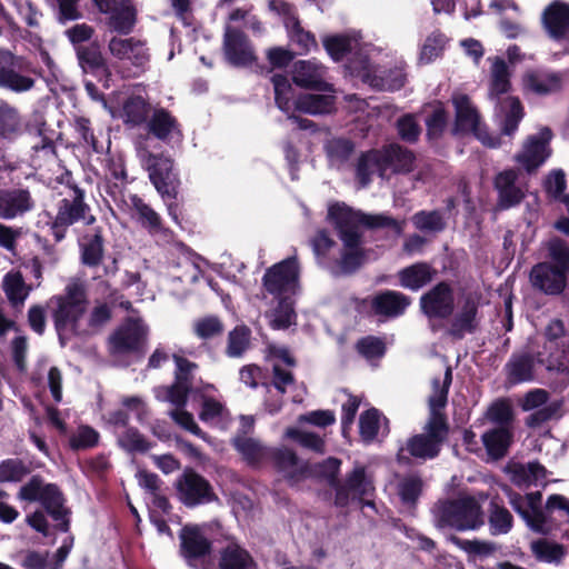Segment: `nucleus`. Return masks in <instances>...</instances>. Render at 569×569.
Returning a JSON list of instances; mask_svg holds the SVG:
<instances>
[{
    "label": "nucleus",
    "instance_id": "obj_61",
    "mask_svg": "<svg viewBox=\"0 0 569 569\" xmlns=\"http://www.w3.org/2000/svg\"><path fill=\"white\" fill-rule=\"evenodd\" d=\"M118 445L130 453H144L151 448V443L134 427H127L118 437Z\"/></svg>",
    "mask_w": 569,
    "mask_h": 569
},
{
    "label": "nucleus",
    "instance_id": "obj_6",
    "mask_svg": "<svg viewBox=\"0 0 569 569\" xmlns=\"http://www.w3.org/2000/svg\"><path fill=\"white\" fill-rule=\"evenodd\" d=\"M545 248L549 261L539 262L531 268V284H568L569 243L555 236L545 243Z\"/></svg>",
    "mask_w": 569,
    "mask_h": 569
},
{
    "label": "nucleus",
    "instance_id": "obj_1",
    "mask_svg": "<svg viewBox=\"0 0 569 569\" xmlns=\"http://www.w3.org/2000/svg\"><path fill=\"white\" fill-rule=\"evenodd\" d=\"M487 303L477 290H463L456 298L452 287H430L419 299L420 312L427 318L429 329L437 333L446 328L453 340H462L481 328V308Z\"/></svg>",
    "mask_w": 569,
    "mask_h": 569
},
{
    "label": "nucleus",
    "instance_id": "obj_60",
    "mask_svg": "<svg viewBox=\"0 0 569 569\" xmlns=\"http://www.w3.org/2000/svg\"><path fill=\"white\" fill-rule=\"evenodd\" d=\"M363 259L359 251H346L339 260L328 267V270L333 277L351 276L362 266Z\"/></svg>",
    "mask_w": 569,
    "mask_h": 569
},
{
    "label": "nucleus",
    "instance_id": "obj_44",
    "mask_svg": "<svg viewBox=\"0 0 569 569\" xmlns=\"http://www.w3.org/2000/svg\"><path fill=\"white\" fill-rule=\"evenodd\" d=\"M274 91L276 106L284 113L295 111L296 98L295 89L286 74L274 73L271 77Z\"/></svg>",
    "mask_w": 569,
    "mask_h": 569
},
{
    "label": "nucleus",
    "instance_id": "obj_28",
    "mask_svg": "<svg viewBox=\"0 0 569 569\" xmlns=\"http://www.w3.org/2000/svg\"><path fill=\"white\" fill-rule=\"evenodd\" d=\"M34 208V200L28 189H0V219L12 220Z\"/></svg>",
    "mask_w": 569,
    "mask_h": 569
},
{
    "label": "nucleus",
    "instance_id": "obj_17",
    "mask_svg": "<svg viewBox=\"0 0 569 569\" xmlns=\"http://www.w3.org/2000/svg\"><path fill=\"white\" fill-rule=\"evenodd\" d=\"M21 57L7 50H0V88L16 93L31 90L36 80L22 74Z\"/></svg>",
    "mask_w": 569,
    "mask_h": 569
},
{
    "label": "nucleus",
    "instance_id": "obj_23",
    "mask_svg": "<svg viewBox=\"0 0 569 569\" xmlns=\"http://www.w3.org/2000/svg\"><path fill=\"white\" fill-rule=\"evenodd\" d=\"M537 365L569 382V343L543 342L536 351Z\"/></svg>",
    "mask_w": 569,
    "mask_h": 569
},
{
    "label": "nucleus",
    "instance_id": "obj_50",
    "mask_svg": "<svg viewBox=\"0 0 569 569\" xmlns=\"http://www.w3.org/2000/svg\"><path fill=\"white\" fill-rule=\"evenodd\" d=\"M449 390L440 387V380L433 379L432 381V395L429 397V415L427 420L437 418L440 422L445 423V427H450L448 416L445 412V408L448 403Z\"/></svg>",
    "mask_w": 569,
    "mask_h": 569
},
{
    "label": "nucleus",
    "instance_id": "obj_27",
    "mask_svg": "<svg viewBox=\"0 0 569 569\" xmlns=\"http://www.w3.org/2000/svg\"><path fill=\"white\" fill-rule=\"evenodd\" d=\"M268 459L279 472H283L289 481H299L310 472V463L305 461L300 463L297 453L287 448H271L268 450Z\"/></svg>",
    "mask_w": 569,
    "mask_h": 569
},
{
    "label": "nucleus",
    "instance_id": "obj_48",
    "mask_svg": "<svg viewBox=\"0 0 569 569\" xmlns=\"http://www.w3.org/2000/svg\"><path fill=\"white\" fill-rule=\"evenodd\" d=\"M211 272H218V270L211 267L203 270L198 263L186 260L177 266V273L173 276V280L182 283H194L202 279L207 284H213Z\"/></svg>",
    "mask_w": 569,
    "mask_h": 569
},
{
    "label": "nucleus",
    "instance_id": "obj_7",
    "mask_svg": "<svg viewBox=\"0 0 569 569\" xmlns=\"http://www.w3.org/2000/svg\"><path fill=\"white\" fill-rule=\"evenodd\" d=\"M137 154L161 199L179 194L180 179L170 157L154 154L141 144L137 146Z\"/></svg>",
    "mask_w": 569,
    "mask_h": 569
},
{
    "label": "nucleus",
    "instance_id": "obj_3",
    "mask_svg": "<svg viewBox=\"0 0 569 569\" xmlns=\"http://www.w3.org/2000/svg\"><path fill=\"white\" fill-rule=\"evenodd\" d=\"M450 427H445L437 418L427 420L421 433L409 437L406 446L401 447L396 456L397 462L400 465H411V458L422 461L436 459L448 437Z\"/></svg>",
    "mask_w": 569,
    "mask_h": 569
},
{
    "label": "nucleus",
    "instance_id": "obj_36",
    "mask_svg": "<svg viewBox=\"0 0 569 569\" xmlns=\"http://www.w3.org/2000/svg\"><path fill=\"white\" fill-rule=\"evenodd\" d=\"M536 352L512 353L505 366L507 380L511 385L529 382L535 379Z\"/></svg>",
    "mask_w": 569,
    "mask_h": 569
},
{
    "label": "nucleus",
    "instance_id": "obj_53",
    "mask_svg": "<svg viewBox=\"0 0 569 569\" xmlns=\"http://www.w3.org/2000/svg\"><path fill=\"white\" fill-rule=\"evenodd\" d=\"M446 540L463 550L470 557H489L497 550L493 542L479 539L467 540L453 533L446 536Z\"/></svg>",
    "mask_w": 569,
    "mask_h": 569
},
{
    "label": "nucleus",
    "instance_id": "obj_5",
    "mask_svg": "<svg viewBox=\"0 0 569 569\" xmlns=\"http://www.w3.org/2000/svg\"><path fill=\"white\" fill-rule=\"evenodd\" d=\"M24 131L40 138V141L32 146L34 152H56L52 138L47 136V123L44 120L37 119L33 123H24L23 117L18 108L6 100H0V138L14 141L21 137Z\"/></svg>",
    "mask_w": 569,
    "mask_h": 569
},
{
    "label": "nucleus",
    "instance_id": "obj_37",
    "mask_svg": "<svg viewBox=\"0 0 569 569\" xmlns=\"http://www.w3.org/2000/svg\"><path fill=\"white\" fill-rule=\"evenodd\" d=\"M375 173L382 179L387 177L379 149H370L361 152L355 164L356 179L362 188H366L371 183Z\"/></svg>",
    "mask_w": 569,
    "mask_h": 569
},
{
    "label": "nucleus",
    "instance_id": "obj_58",
    "mask_svg": "<svg viewBox=\"0 0 569 569\" xmlns=\"http://www.w3.org/2000/svg\"><path fill=\"white\" fill-rule=\"evenodd\" d=\"M251 330L244 326H236L228 335L226 355L230 358L241 357L250 346Z\"/></svg>",
    "mask_w": 569,
    "mask_h": 569
},
{
    "label": "nucleus",
    "instance_id": "obj_29",
    "mask_svg": "<svg viewBox=\"0 0 569 569\" xmlns=\"http://www.w3.org/2000/svg\"><path fill=\"white\" fill-rule=\"evenodd\" d=\"M355 493L358 500L369 495V488L366 480V469L363 466H357L350 471L343 482L339 481L335 495V506L346 508L350 502V493Z\"/></svg>",
    "mask_w": 569,
    "mask_h": 569
},
{
    "label": "nucleus",
    "instance_id": "obj_57",
    "mask_svg": "<svg viewBox=\"0 0 569 569\" xmlns=\"http://www.w3.org/2000/svg\"><path fill=\"white\" fill-rule=\"evenodd\" d=\"M423 490V480L418 475L405 477L398 485V495L403 505L416 507Z\"/></svg>",
    "mask_w": 569,
    "mask_h": 569
},
{
    "label": "nucleus",
    "instance_id": "obj_16",
    "mask_svg": "<svg viewBox=\"0 0 569 569\" xmlns=\"http://www.w3.org/2000/svg\"><path fill=\"white\" fill-rule=\"evenodd\" d=\"M328 217L335 223L345 247L357 249L361 240L359 232V226L361 224L360 212L353 211L345 203H335L329 207Z\"/></svg>",
    "mask_w": 569,
    "mask_h": 569
},
{
    "label": "nucleus",
    "instance_id": "obj_15",
    "mask_svg": "<svg viewBox=\"0 0 569 569\" xmlns=\"http://www.w3.org/2000/svg\"><path fill=\"white\" fill-rule=\"evenodd\" d=\"M553 137L549 127H543L537 134L529 136L516 160L528 173H533L551 156L550 141Z\"/></svg>",
    "mask_w": 569,
    "mask_h": 569
},
{
    "label": "nucleus",
    "instance_id": "obj_35",
    "mask_svg": "<svg viewBox=\"0 0 569 569\" xmlns=\"http://www.w3.org/2000/svg\"><path fill=\"white\" fill-rule=\"evenodd\" d=\"M300 272V263L295 254L269 267L262 277V284H299Z\"/></svg>",
    "mask_w": 569,
    "mask_h": 569
},
{
    "label": "nucleus",
    "instance_id": "obj_43",
    "mask_svg": "<svg viewBox=\"0 0 569 569\" xmlns=\"http://www.w3.org/2000/svg\"><path fill=\"white\" fill-rule=\"evenodd\" d=\"M372 88L380 91H398L402 89L407 82V73L403 67H393L383 70L380 73L367 76Z\"/></svg>",
    "mask_w": 569,
    "mask_h": 569
},
{
    "label": "nucleus",
    "instance_id": "obj_12",
    "mask_svg": "<svg viewBox=\"0 0 569 569\" xmlns=\"http://www.w3.org/2000/svg\"><path fill=\"white\" fill-rule=\"evenodd\" d=\"M132 219L156 240L158 246H171L176 233L163 223L162 217L138 194L130 196Z\"/></svg>",
    "mask_w": 569,
    "mask_h": 569
},
{
    "label": "nucleus",
    "instance_id": "obj_46",
    "mask_svg": "<svg viewBox=\"0 0 569 569\" xmlns=\"http://www.w3.org/2000/svg\"><path fill=\"white\" fill-rule=\"evenodd\" d=\"M489 527L493 536L508 533L513 526V517L499 501V497L491 499L489 503Z\"/></svg>",
    "mask_w": 569,
    "mask_h": 569
},
{
    "label": "nucleus",
    "instance_id": "obj_18",
    "mask_svg": "<svg viewBox=\"0 0 569 569\" xmlns=\"http://www.w3.org/2000/svg\"><path fill=\"white\" fill-rule=\"evenodd\" d=\"M180 555L189 563L203 561L212 553V541L199 525H184L180 532Z\"/></svg>",
    "mask_w": 569,
    "mask_h": 569
},
{
    "label": "nucleus",
    "instance_id": "obj_64",
    "mask_svg": "<svg viewBox=\"0 0 569 569\" xmlns=\"http://www.w3.org/2000/svg\"><path fill=\"white\" fill-rule=\"evenodd\" d=\"M322 44L327 53L336 62L342 61L352 50V41L345 34L327 36L322 39Z\"/></svg>",
    "mask_w": 569,
    "mask_h": 569
},
{
    "label": "nucleus",
    "instance_id": "obj_55",
    "mask_svg": "<svg viewBox=\"0 0 569 569\" xmlns=\"http://www.w3.org/2000/svg\"><path fill=\"white\" fill-rule=\"evenodd\" d=\"M426 137L428 140H439L448 124V112L442 102L438 101L430 114L425 119Z\"/></svg>",
    "mask_w": 569,
    "mask_h": 569
},
{
    "label": "nucleus",
    "instance_id": "obj_59",
    "mask_svg": "<svg viewBox=\"0 0 569 569\" xmlns=\"http://www.w3.org/2000/svg\"><path fill=\"white\" fill-rule=\"evenodd\" d=\"M531 552L539 561L560 562L566 555V549L560 543L541 538L531 542Z\"/></svg>",
    "mask_w": 569,
    "mask_h": 569
},
{
    "label": "nucleus",
    "instance_id": "obj_39",
    "mask_svg": "<svg viewBox=\"0 0 569 569\" xmlns=\"http://www.w3.org/2000/svg\"><path fill=\"white\" fill-rule=\"evenodd\" d=\"M542 20L552 38H565L569 32V4L560 1L552 2L545 9Z\"/></svg>",
    "mask_w": 569,
    "mask_h": 569
},
{
    "label": "nucleus",
    "instance_id": "obj_63",
    "mask_svg": "<svg viewBox=\"0 0 569 569\" xmlns=\"http://www.w3.org/2000/svg\"><path fill=\"white\" fill-rule=\"evenodd\" d=\"M31 472L19 458H8L0 462V482H20Z\"/></svg>",
    "mask_w": 569,
    "mask_h": 569
},
{
    "label": "nucleus",
    "instance_id": "obj_34",
    "mask_svg": "<svg viewBox=\"0 0 569 569\" xmlns=\"http://www.w3.org/2000/svg\"><path fill=\"white\" fill-rule=\"evenodd\" d=\"M217 561V569H259L249 550L234 541L218 551Z\"/></svg>",
    "mask_w": 569,
    "mask_h": 569
},
{
    "label": "nucleus",
    "instance_id": "obj_38",
    "mask_svg": "<svg viewBox=\"0 0 569 569\" xmlns=\"http://www.w3.org/2000/svg\"><path fill=\"white\" fill-rule=\"evenodd\" d=\"M336 96L331 93H301L296 98L295 111L310 114L325 116L336 110Z\"/></svg>",
    "mask_w": 569,
    "mask_h": 569
},
{
    "label": "nucleus",
    "instance_id": "obj_24",
    "mask_svg": "<svg viewBox=\"0 0 569 569\" xmlns=\"http://www.w3.org/2000/svg\"><path fill=\"white\" fill-rule=\"evenodd\" d=\"M109 52L118 60H128L130 63L143 71L149 63L150 54L146 42L134 37H112L108 43Z\"/></svg>",
    "mask_w": 569,
    "mask_h": 569
},
{
    "label": "nucleus",
    "instance_id": "obj_26",
    "mask_svg": "<svg viewBox=\"0 0 569 569\" xmlns=\"http://www.w3.org/2000/svg\"><path fill=\"white\" fill-rule=\"evenodd\" d=\"M146 127L150 136L164 143L181 141L183 139L179 121L164 108L154 109Z\"/></svg>",
    "mask_w": 569,
    "mask_h": 569
},
{
    "label": "nucleus",
    "instance_id": "obj_9",
    "mask_svg": "<svg viewBox=\"0 0 569 569\" xmlns=\"http://www.w3.org/2000/svg\"><path fill=\"white\" fill-rule=\"evenodd\" d=\"M451 102L455 107L452 136L472 133L486 147L499 146V139L492 137L486 126H480V114L468 94L455 93L451 97Z\"/></svg>",
    "mask_w": 569,
    "mask_h": 569
},
{
    "label": "nucleus",
    "instance_id": "obj_32",
    "mask_svg": "<svg viewBox=\"0 0 569 569\" xmlns=\"http://www.w3.org/2000/svg\"><path fill=\"white\" fill-rule=\"evenodd\" d=\"M379 151L387 174L388 172L407 174L413 171L416 156L411 150L398 143H390L380 148Z\"/></svg>",
    "mask_w": 569,
    "mask_h": 569
},
{
    "label": "nucleus",
    "instance_id": "obj_42",
    "mask_svg": "<svg viewBox=\"0 0 569 569\" xmlns=\"http://www.w3.org/2000/svg\"><path fill=\"white\" fill-rule=\"evenodd\" d=\"M107 16L108 27L124 36L133 30L137 22V10L130 0H121Z\"/></svg>",
    "mask_w": 569,
    "mask_h": 569
},
{
    "label": "nucleus",
    "instance_id": "obj_20",
    "mask_svg": "<svg viewBox=\"0 0 569 569\" xmlns=\"http://www.w3.org/2000/svg\"><path fill=\"white\" fill-rule=\"evenodd\" d=\"M519 171L505 169L493 177L492 186L497 193L496 206L499 210H508L519 206L526 198V190L518 183Z\"/></svg>",
    "mask_w": 569,
    "mask_h": 569
},
{
    "label": "nucleus",
    "instance_id": "obj_52",
    "mask_svg": "<svg viewBox=\"0 0 569 569\" xmlns=\"http://www.w3.org/2000/svg\"><path fill=\"white\" fill-rule=\"evenodd\" d=\"M341 460L336 457H328L321 462L313 466L310 465V472L308 476H315L318 479L325 480L332 489H337L339 485Z\"/></svg>",
    "mask_w": 569,
    "mask_h": 569
},
{
    "label": "nucleus",
    "instance_id": "obj_54",
    "mask_svg": "<svg viewBox=\"0 0 569 569\" xmlns=\"http://www.w3.org/2000/svg\"><path fill=\"white\" fill-rule=\"evenodd\" d=\"M196 392L193 388L173 380L170 386L160 387L157 390L156 398L161 401H168L176 406V408H184L189 396Z\"/></svg>",
    "mask_w": 569,
    "mask_h": 569
},
{
    "label": "nucleus",
    "instance_id": "obj_49",
    "mask_svg": "<svg viewBox=\"0 0 569 569\" xmlns=\"http://www.w3.org/2000/svg\"><path fill=\"white\" fill-rule=\"evenodd\" d=\"M233 447L242 456L249 466L257 467L261 461L268 458V450L253 438L237 437L233 440Z\"/></svg>",
    "mask_w": 569,
    "mask_h": 569
},
{
    "label": "nucleus",
    "instance_id": "obj_45",
    "mask_svg": "<svg viewBox=\"0 0 569 569\" xmlns=\"http://www.w3.org/2000/svg\"><path fill=\"white\" fill-rule=\"evenodd\" d=\"M323 149L331 164L342 166L355 153L356 143L349 138L333 137L326 141Z\"/></svg>",
    "mask_w": 569,
    "mask_h": 569
},
{
    "label": "nucleus",
    "instance_id": "obj_62",
    "mask_svg": "<svg viewBox=\"0 0 569 569\" xmlns=\"http://www.w3.org/2000/svg\"><path fill=\"white\" fill-rule=\"evenodd\" d=\"M99 432L88 425L78 427L77 432L69 438V447L73 451L88 450L99 445Z\"/></svg>",
    "mask_w": 569,
    "mask_h": 569
},
{
    "label": "nucleus",
    "instance_id": "obj_8",
    "mask_svg": "<svg viewBox=\"0 0 569 569\" xmlns=\"http://www.w3.org/2000/svg\"><path fill=\"white\" fill-rule=\"evenodd\" d=\"M68 291L64 296L56 297V309L52 311V320L54 329L58 333L62 346L63 333L70 329L77 333L79 322L88 308V299L84 287H67Z\"/></svg>",
    "mask_w": 569,
    "mask_h": 569
},
{
    "label": "nucleus",
    "instance_id": "obj_33",
    "mask_svg": "<svg viewBox=\"0 0 569 569\" xmlns=\"http://www.w3.org/2000/svg\"><path fill=\"white\" fill-rule=\"evenodd\" d=\"M482 445L490 460L503 459L513 443V432L510 427L498 426L487 430L481 436Z\"/></svg>",
    "mask_w": 569,
    "mask_h": 569
},
{
    "label": "nucleus",
    "instance_id": "obj_14",
    "mask_svg": "<svg viewBox=\"0 0 569 569\" xmlns=\"http://www.w3.org/2000/svg\"><path fill=\"white\" fill-rule=\"evenodd\" d=\"M410 303L411 300L406 295L399 291L386 290L372 298L356 299V310L363 313L370 308V313L375 316L393 319L402 316Z\"/></svg>",
    "mask_w": 569,
    "mask_h": 569
},
{
    "label": "nucleus",
    "instance_id": "obj_11",
    "mask_svg": "<svg viewBox=\"0 0 569 569\" xmlns=\"http://www.w3.org/2000/svg\"><path fill=\"white\" fill-rule=\"evenodd\" d=\"M174 488L179 501L188 508L208 505L218 499L210 481L190 467L177 478Z\"/></svg>",
    "mask_w": 569,
    "mask_h": 569
},
{
    "label": "nucleus",
    "instance_id": "obj_40",
    "mask_svg": "<svg viewBox=\"0 0 569 569\" xmlns=\"http://www.w3.org/2000/svg\"><path fill=\"white\" fill-rule=\"evenodd\" d=\"M523 81L527 88L540 96L558 92L562 88V76L560 72L531 70L525 74Z\"/></svg>",
    "mask_w": 569,
    "mask_h": 569
},
{
    "label": "nucleus",
    "instance_id": "obj_47",
    "mask_svg": "<svg viewBox=\"0 0 569 569\" xmlns=\"http://www.w3.org/2000/svg\"><path fill=\"white\" fill-rule=\"evenodd\" d=\"M411 221L413 227L423 233L438 234L447 228L446 218L438 209L417 211Z\"/></svg>",
    "mask_w": 569,
    "mask_h": 569
},
{
    "label": "nucleus",
    "instance_id": "obj_22",
    "mask_svg": "<svg viewBox=\"0 0 569 569\" xmlns=\"http://www.w3.org/2000/svg\"><path fill=\"white\" fill-rule=\"evenodd\" d=\"M80 262L89 268H97L103 262L106 236L102 226H87L78 237Z\"/></svg>",
    "mask_w": 569,
    "mask_h": 569
},
{
    "label": "nucleus",
    "instance_id": "obj_41",
    "mask_svg": "<svg viewBox=\"0 0 569 569\" xmlns=\"http://www.w3.org/2000/svg\"><path fill=\"white\" fill-rule=\"evenodd\" d=\"M151 113V104L141 96H129L122 103L121 118L124 126L138 128L146 126Z\"/></svg>",
    "mask_w": 569,
    "mask_h": 569
},
{
    "label": "nucleus",
    "instance_id": "obj_25",
    "mask_svg": "<svg viewBox=\"0 0 569 569\" xmlns=\"http://www.w3.org/2000/svg\"><path fill=\"white\" fill-rule=\"evenodd\" d=\"M266 291L277 299L278 303L272 311L270 327L274 330H284L296 323L297 313L295 310V300L297 287H264Z\"/></svg>",
    "mask_w": 569,
    "mask_h": 569
},
{
    "label": "nucleus",
    "instance_id": "obj_19",
    "mask_svg": "<svg viewBox=\"0 0 569 569\" xmlns=\"http://www.w3.org/2000/svg\"><path fill=\"white\" fill-rule=\"evenodd\" d=\"M78 64L83 73H90L102 83L104 89H109L112 80V73L104 58L100 43L94 40L90 44L82 46L74 50Z\"/></svg>",
    "mask_w": 569,
    "mask_h": 569
},
{
    "label": "nucleus",
    "instance_id": "obj_13",
    "mask_svg": "<svg viewBox=\"0 0 569 569\" xmlns=\"http://www.w3.org/2000/svg\"><path fill=\"white\" fill-rule=\"evenodd\" d=\"M148 330L139 319L127 318L110 336V348L114 355L144 353Z\"/></svg>",
    "mask_w": 569,
    "mask_h": 569
},
{
    "label": "nucleus",
    "instance_id": "obj_10",
    "mask_svg": "<svg viewBox=\"0 0 569 569\" xmlns=\"http://www.w3.org/2000/svg\"><path fill=\"white\" fill-rule=\"evenodd\" d=\"M511 88L509 78L492 77L489 86V97L496 100V112L501 119V132L512 136L523 117L522 104L517 97H502Z\"/></svg>",
    "mask_w": 569,
    "mask_h": 569
},
{
    "label": "nucleus",
    "instance_id": "obj_51",
    "mask_svg": "<svg viewBox=\"0 0 569 569\" xmlns=\"http://www.w3.org/2000/svg\"><path fill=\"white\" fill-rule=\"evenodd\" d=\"M284 28L287 30L289 40L298 46L299 50L297 53L306 54L311 49H316L318 47L315 34L302 28L299 17L292 18L289 24Z\"/></svg>",
    "mask_w": 569,
    "mask_h": 569
},
{
    "label": "nucleus",
    "instance_id": "obj_21",
    "mask_svg": "<svg viewBox=\"0 0 569 569\" xmlns=\"http://www.w3.org/2000/svg\"><path fill=\"white\" fill-rule=\"evenodd\" d=\"M222 50L227 62L233 67H247L257 59L247 34L230 26L224 29Z\"/></svg>",
    "mask_w": 569,
    "mask_h": 569
},
{
    "label": "nucleus",
    "instance_id": "obj_2",
    "mask_svg": "<svg viewBox=\"0 0 569 569\" xmlns=\"http://www.w3.org/2000/svg\"><path fill=\"white\" fill-rule=\"evenodd\" d=\"M433 523L439 530L450 528L456 531L477 530L483 525L482 510L473 497L445 499L433 509Z\"/></svg>",
    "mask_w": 569,
    "mask_h": 569
},
{
    "label": "nucleus",
    "instance_id": "obj_4",
    "mask_svg": "<svg viewBox=\"0 0 569 569\" xmlns=\"http://www.w3.org/2000/svg\"><path fill=\"white\" fill-rule=\"evenodd\" d=\"M62 199L57 204V213L50 222V231L56 242H61L68 232L69 227L79 221L86 226L97 222L96 216L91 213V207L86 202V191L74 187L73 192H59Z\"/></svg>",
    "mask_w": 569,
    "mask_h": 569
},
{
    "label": "nucleus",
    "instance_id": "obj_31",
    "mask_svg": "<svg viewBox=\"0 0 569 569\" xmlns=\"http://www.w3.org/2000/svg\"><path fill=\"white\" fill-rule=\"evenodd\" d=\"M292 81L303 89L319 92L335 91L332 84L323 79L321 67L307 60H299L293 63Z\"/></svg>",
    "mask_w": 569,
    "mask_h": 569
},
{
    "label": "nucleus",
    "instance_id": "obj_30",
    "mask_svg": "<svg viewBox=\"0 0 569 569\" xmlns=\"http://www.w3.org/2000/svg\"><path fill=\"white\" fill-rule=\"evenodd\" d=\"M42 505L47 513L57 521V529L67 532L70 529V510L64 507L66 498L56 483H47L41 499L38 501Z\"/></svg>",
    "mask_w": 569,
    "mask_h": 569
},
{
    "label": "nucleus",
    "instance_id": "obj_56",
    "mask_svg": "<svg viewBox=\"0 0 569 569\" xmlns=\"http://www.w3.org/2000/svg\"><path fill=\"white\" fill-rule=\"evenodd\" d=\"M436 273L427 262H418L399 272L400 284H428Z\"/></svg>",
    "mask_w": 569,
    "mask_h": 569
}]
</instances>
